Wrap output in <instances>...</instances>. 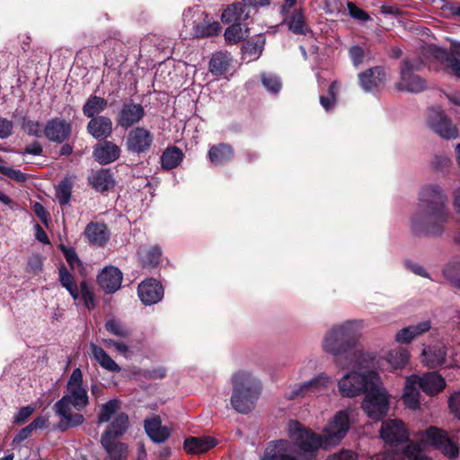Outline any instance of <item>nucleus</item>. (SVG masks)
<instances>
[{"mask_svg": "<svg viewBox=\"0 0 460 460\" xmlns=\"http://www.w3.org/2000/svg\"><path fill=\"white\" fill-rule=\"evenodd\" d=\"M183 23L186 27L192 26L196 37L213 36L219 32L220 24L218 22L211 21L199 9H188L182 15Z\"/></svg>", "mask_w": 460, "mask_h": 460, "instance_id": "9b49d317", "label": "nucleus"}, {"mask_svg": "<svg viewBox=\"0 0 460 460\" xmlns=\"http://www.w3.org/2000/svg\"><path fill=\"white\" fill-rule=\"evenodd\" d=\"M183 154L178 147L167 148L162 155V166L170 170L179 165Z\"/></svg>", "mask_w": 460, "mask_h": 460, "instance_id": "ea45409f", "label": "nucleus"}, {"mask_svg": "<svg viewBox=\"0 0 460 460\" xmlns=\"http://www.w3.org/2000/svg\"><path fill=\"white\" fill-rule=\"evenodd\" d=\"M84 235L90 243L98 246L104 245L110 238L107 226L101 223H90L87 225Z\"/></svg>", "mask_w": 460, "mask_h": 460, "instance_id": "bb28decb", "label": "nucleus"}, {"mask_svg": "<svg viewBox=\"0 0 460 460\" xmlns=\"http://www.w3.org/2000/svg\"><path fill=\"white\" fill-rule=\"evenodd\" d=\"M386 360L394 369L403 367L409 360V352L404 348L390 350L386 355Z\"/></svg>", "mask_w": 460, "mask_h": 460, "instance_id": "58836bf2", "label": "nucleus"}, {"mask_svg": "<svg viewBox=\"0 0 460 460\" xmlns=\"http://www.w3.org/2000/svg\"><path fill=\"white\" fill-rule=\"evenodd\" d=\"M359 84L365 92H373L385 83V72L380 66L369 68L358 75Z\"/></svg>", "mask_w": 460, "mask_h": 460, "instance_id": "a211bd4d", "label": "nucleus"}, {"mask_svg": "<svg viewBox=\"0 0 460 460\" xmlns=\"http://www.w3.org/2000/svg\"><path fill=\"white\" fill-rule=\"evenodd\" d=\"M451 161L445 155H436L431 160V165L437 170H443L449 166Z\"/></svg>", "mask_w": 460, "mask_h": 460, "instance_id": "052dcab7", "label": "nucleus"}, {"mask_svg": "<svg viewBox=\"0 0 460 460\" xmlns=\"http://www.w3.org/2000/svg\"><path fill=\"white\" fill-rule=\"evenodd\" d=\"M349 427V413L346 410L337 411L321 435L292 420L288 429L289 440L270 442L260 460H311L319 448L328 449L341 443Z\"/></svg>", "mask_w": 460, "mask_h": 460, "instance_id": "f257e3e1", "label": "nucleus"}, {"mask_svg": "<svg viewBox=\"0 0 460 460\" xmlns=\"http://www.w3.org/2000/svg\"><path fill=\"white\" fill-rule=\"evenodd\" d=\"M332 383V378L325 373H320L313 378L305 381L309 395L315 394L325 390Z\"/></svg>", "mask_w": 460, "mask_h": 460, "instance_id": "c9c22d12", "label": "nucleus"}, {"mask_svg": "<svg viewBox=\"0 0 460 460\" xmlns=\"http://www.w3.org/2000/svg\"><path fill=\"white\" fill-rule=\"evenodd\" d=\"M71 123L59 118L51 119L44 126V136L51 142L63 143L69 138Z\"/></svg>", "mask_w": 460, "mask_h": 460, "instance_id": "dca6fc26", "label": "nucleus"}, {"mask_svg": "<svg viewBox=\"0 0 460 460\" xmlns=\"http://www.w3.org/2000/svg\"><path fill=\"white\" fill-rule=\"evenodd\" d=\"M92 357L104 369L111 372H119L120 367L109 356V354L101 347L91 343L90 345Z\"/></svg>", "mask_w": 460, "mask_h": 460, "instance_id": "2f4dec72", "label": "nucleus"}, {"mask_svg": "<svg viewBox=\"0 0 460 460\" xmlns=\"http://www.w3.org/2000/svg\"><path fill=\"white\" fill-rule=\"evenodd\" d=\"M251 8L244 3H236L228 6L222 13L224 23H240L250 16Z\"/></svg>", "mask_w": 460, "mask_h": 460, "instance_id": "a878e982", "label": "nucleus"}, {"mask_svg": "<svg viewBox=\"0 0 460 460\" xmlns=\"http://www.w3.org/2000/svg\"><path fill=\"white\" fill-rule=\"evenodd\" d=\"M34 409L31 406L22 408L14 418V422H24L33 412Z\"/></svg>", "mask_w": 460, "mask_h": 460, "instance_id": "e2e57ef3", "label": "nucleus"}, {"mask_svg": "<svg viewBox=\"0 0 460 460\" xmlns=\"http://www.w3.org/2000/svg\"><path fill=\"white\" fill-rule=\"evenodd\" d=\"M421 66L422 62L420 59H404L401 66L400 81L396 84V88L413 93H418L427 89L425 79L415 74Z\"/></svg>", "mask_w": 460, "mask_h": 460, "instance_id": "9d476101", "label": "nucleus"}, {"mask_svg": "<svg viewBox=\"0 0 460 460\" xmlns=\"http://www.w3.org/2000/svg\"><path fill=\"white\" fill-rule=\"evenodd\" d=\"M42 269V261L39 255H32L29 258L27 271L32 274H38Z\"/></svg>", "mask_w": 460, "mask_h": 460, "instance_id": "4d7b16f0", "label": "nucleus"}, {"mask_svg": "<svg viewBox=\"0 0 460 460\" xmlns=\"http://www.w3.org/2000/svg\"><path fill=\"white\" fill-rule=\"evenodd\" d=\"M73 183L69 179H64L56 188V197L61 206L67 205L72 196Z\"/></svg>", "mask_w": 460, "mask_h": 460, "instance_id": "79ce46f5", "label": "nucleus"}, {"mask_svg": "<svg viewBox=\"0 0 460 460\" xmlns=\"http://www.w3.org/2000/svg\"><path fill=\"white\" fill-rule=\"evenodd\" d=\"M247 37V28L243 29L241 23H233L225 31L226 40L229 43H236Z\"/></svg>", "mask_w": 460, "mask_h": 460, "instance_id": "a18cd8bd", "label": "nucleus"}, {"mask_svg": "<svg viewBox=\"0 0 460 460\" xmlns=\"http://www.w3.org/2000/svg\"><path fill=\"white\" fill-rule=\"evenodd\" d=\"M431 328L429 321H423L416 324L404 327L398 331L395 335V341L400 344H407L421 334L427 332Z\"/></svg>", "mask_w": 460, "mask_h": 460, "instance_id": "4be33fe9", "label": "nucleus"}, {"mask_svg": "<svg viewBox=\"0 0 460 460\" xmlns=\"http://www.w3.org/2000/svg\"><path fill=\"white\" fill-rule=\"evenodd\" d=\"M13 122L5 118L0 117V138H6L13 133Z\"/></svg>", "mask_w": 460, "mask_h": 460, "instance_id": "bf43d9fd", "label": "nucleus"}, {"mask_svg": "<svg viewBox=\"0 0 460 460\" xmlns=\"http://www.w3.org/2000/svg\"><path fill=\"white\" fill-rule=\"evenodd\" d=\"M438 58L445 61V65L449 68L455 75L460 78V60L453 56H449L446 51H440Z\"/></svg>", "mask_w": 460, "mask_h": 460, "instance_id": "8fccbe9b", "label": "nucleus"}, {"mask_svg": "<svg viewBox=\"0 0 460 460\" xmlns=\"http://www.w3.org/2000/svg\"><path fill=\"white\" fill-rule=\"evenodd\" d=\"M263 48V42L257 41V42H251L248 41L243 47V55H248L250 57V59H254L259 58V56L261 54Z\"/></svg>", "mask_w": 460, "mask_h": 460, "instance_id": "603ef678", "label": "nucleus"}, {"mask_svg": "<svg viewBox=\"0 0 460 460\" xmlns=\"http://www.w3.org/2000/svg\"><path fill=\"white\" fill-rule=\"evenodd\" d=\"M380 436L385 444L398 447L408 441L409 433L402 420L389 419L382 423Z\"/></svg>", "mask_w": 460, "mask_h": 460, "instance_id": "ddd939ff", "label": "nucleus"}, {"mask_svg": "<svg viewBox=\"0 0 460 460\" xmlns=\"http://www.w3.org/2000/svg\"><path fill=\"white\" fill-rule=\"evenodd\" d=\"M444 277L455 288H460V262H450L443 269Z\"/></svg>", "mask_w": 460, "mask_h": 460, "instance_id": "c03bdc74", "label": "nucleus"}, {"mask_svg": "<svg viewBox=\"0 0 460 460\" xmlns=\"http://www.w3.org/2000/svg\"><path fill=\"white\" fill-rule=\"evenodd\" d=\"M137 293L140 300L146 305L158 303L164 297V288L155 279H148L138 285Z\"/></svg>", "mask_w": 460, "mask_h": 460, "instance_id": "f3484780", "label": "nucleus"}, {"mask_svg": "<svg viewBox=\"0 0 460 460\" xmlns=\"http://www.w3.org/2000/svg\"><path fill=\"white\" fill-rule=\"evenodd\" d=\"M361 408L365 414L373 420H379L387 414L389 395L380 379L365 393Z\"/></svg>", "mask_w": 460, "mask_h": 460, "instance_id": "1a4fd4ad", "label": "nucleus"}, {"mask_svg": "<svg viewBox=\"0 0 460 460\" xmlns=\"http://www.w3.org/2000/svg\"><path fill=\"white\" fill-rule=\"evenodd\" d=\"M113 129L112 120L106 116L92 118L87 125L88 133L96 139L108 138Z\"/></svg>", "mask_w": 460, "mask_h": 460, "instance_id": "412c9836", "label": "nucleus"}, {"mask_svg": "<svg viewBox=\"0 0 460 460\" xmlns=\"http://www.w3.org/2000/svg\"><path fill=\"white\" fill-rule=\"evenodd\" d=\"M89 403L88 393L83 385V374L80 368L73 370L66 384L64 395L54 404V411L60 420L57 429L66 431L80 426L84 418L82 414L72 412V408L80 411Z\"/></svg>", "mask_w": 460, "mask_h": 460, "instance_id": "20e7f679", "label": "nucleus"}, {"mask_svg": "<svg viewBox=\"0 0 460 460\" xmlns=\"http://www.w3.org/2000/svg\"><path fill=\"white\" fill-rule=\"evenodd\" d=\"M450 411L460 420V391L455 392L448 398Z\"/></svg>", "mask_w": 460, "mask_h": 460, "instance_id": "5fc2aeb1", "label": "nucleus"}, {"mask_svg": "<svg viewBox=\"0 0 460 460\" xmlns=\"http://www.w3.org/2000/svg\"><path fill=\"white\" fill-rule=\"evenodd\" d=\"M261 83L267 91L271 93H279L282 87L279 77L271 73H263L261 75Z\"/></svg>", "mask_w": 460, "mask_h": 460, "instance_id": "de8ad7c7", "label": "nucleus"}, {"mask_svg": "<svg viewBox=\"0 0 460 460\" xmlns=\"http://www.w3.org/2000/svg\"><path fill=\"white\" fill-rule=\"evenodd\" d=\"M418 379L416 375H412L407 378L405 383V391L403 394V402L407 407L417 409L420 406Z\"/></svg>", "mask_w": 460, "mask_h": 460, "instance_id": "7c9ffc66", "label": "nucleus"}, {"mask_svg": "<svg viewBox=\"0 0 460 460\" xmlns=\"http://www.w3.org/2000/svg\"><path fill=\"white\" fill-rule=\"evenodd\" d=\"M349 53L355 66H358L363 62L365 52L361 47L352 46L349 49Z\"/></svg>", "mask_w": 460, "mask_h": 460, "instance_id": "6e6d98bb", "label": "nucleus"}, {"mask_svg": "<svg viewBox=\"0 0 460 460\" xmlns=\"http://www.w3.org/2000/svg\"><path fill=\"white\" fill-rule=\"evenodd\" d=\"M144 116V107L140 103L128 101L122 104L118 114L117 122L121 128H128L140 122Z\"/></svg>", "mask_w": 460, "mask_h": 460, "instance_id": "2eb2a0df", "label": "nucleus"}, {"mask_svg": "<svg viewBox=\"0 0 460 460\" xmlns=\"http://www.w3.org/2000/svg\"><path fill=\"white\" fill-rule=\"evenodd\" d=\"M453 205L455 210L460 215V188L456 189L453 194Z\"/></svg>", "mask_w": 460, "mask_h": 460, "instance_id": "774afa93", "label": "nucleus"}, {"mask_svg": "<svg viewBox=\"0 0 460 460\" xmlns=\"http://www.w3.org/2000/svg\"><path fill=\"white\" fill-rule=\"evenodd\" d=\"M153 141L154 136L150 130L143 127H137L128 132L126 146L128 151L141 154L151 148Z\"/></svg>", "mask_w": 460, "mask_h": 460, "instance_id": "4468645a", "label": "nucleus"}, {"mask_svg": "<svg viewBox=\"0 0 460 460\" xmlns=\"http://www.w3.org/2000/svg\"><path fill=\"white\" fill-rule=\"evenodd\" d=\"M0 172L16 181L22 182L26 180V175L20 170H15L0 161Z\"/></svg>", "mask_w": 460, "mask_h": 460, "instance_id": "3c124183", "label": "nucleus"}, {"mask_svg": "<svg viewBox=\"0 0 460 460\" xmlns=\"http://www.w3.org/2000/svg\"><path fill=\"white\" fill-rule=\"evenodd\" d=\"M284 398L289 401L302 399L309 396L305 382L290 385L284 393Z\"/></svg>", "mask_w": 460, "mask_h": 460, "instance_id": "49530a36", "label": "nucleus"}, {"mask_svg": "<svg viewBox=\"0 0 460 460\" xmlns=\"http://www.w3.org/2000/svg\"><path fill=\"white\" fill-rule=\"evenodd\" d=\"M406 267L411 270L412 271L414 274L418 275V276H420V277H423V278H427V279H430L429 273L427 272V270H425V268L423 266H421L420 264H418V263H415V262H411V261H408L406 262Z\"/></svg>", "mask_w": 460, "mask_h": 460, "instance_id": "680f3d73", "label": "nucleus"}, {"mask_svg": "<svg viewBox=\"0 0 460 460\" xmlns=\"http://www.w3.org/2000/svg\"><path fill=\"white\" fill-rule=\"evenodd\" d=\"M327 460H357V455L349 449H342L328 456Z\"/></svg>", "mask_w": 460, "mask_h": 460, "instance_id": "13d9d810", "label": "nucleus"}, {"mask_svg": "<svg viewBox=\"0 0 460 460\" xmlns=\"http://www.w3.org/2000/svg\"><path fill=\"white\" fill-rule=\"evenodd\" d=\"M428 447H435L448 457H456L458 455V447L437 428H429L420 434L417 442H411L403 447L402 455L409 460H430L425 454Z\"/></svg>", "mask_w": 460, "mask_h": 460, "instance_id": "423d86ee", "label": "nucleus"}, {"mask_svg": "<svg viewBox=\"0 0 460 460\" xmlns=\"http://www.w3.org/2000/svg\"><path fill=\"white\" fill-rule=\"evenodd\" d=\"M59 281L71 295V296L76 300L79 298L80 292L78 290L77 285L74 279L73 275L66 269L65 267H61L58 270Z\"/></svg>", "mask_w": 460, "mask_h": 460, "instance_id": "4c0bfd02", "label": "nucleus"}, {"mask_svg": "<svg viewBox=\"0 0 460 460\" xmlns=\"http://www.w3.org/2000/svg\"><path fill=\"white\" fill-rule=\"evenodd\" d=\"M288 24L289 30L296 34H305L309 31L302 10L295 11L288 20Z\"/></svg>", "mask_w": 460, "mask_h": 460, "instance_id": "a19ab883", "label": "nucleus"}, {"mask_svg": "<svg viewBox=\"0 0 460 460\" xmlns=\"http://www.w3.org/2000/svg\"><path fill=\"white\" fill-rule=\"evenodd\" d=\"M139 260L143 268L153 269L156 267L161 259V250L156 247L141 248L138 251Z\"/></svg>", "mask_w": 460, "mask_h": 460, "instance_id": "473e14b6", "label": "nucleus"}, {"mask_svg": "<svg viewBox=\"0 0 460 460\" xmlns=\"http://www.w3.org/2000/svg\"><path fill=\"white\" fill-rule=\"evenodd\" d=\"M47 424H48V419L46 417L40 416V417L36 418L29 425H30V428H31L33 430H36V429H46Z\"/></svg>", "mask_w": 460, "mask_h": 460, "instance_id": "69168bd1", "label": "nucleus"}, {"mask_svg": "<svg viewBox=\"0 0 460 460\" xmlns=\"http://www.w3.org/2000/svg\"><path fill=\"white\" fill-rule=\"evenodd\" d=\"M145 429L150 439L155 443L164 442L171 434L168 427L163 426L159 417L145 420Z\"/></svg>", "mask_w": 460, "mask_h": 460, "instance_id": "5701e85b", "label": "nucleus"}, {"mask_svg": "<svg viewBox=\"0 0 460 460\" xmlns=\"http://www.w3.org/2000/svg\"><path fill=\"white\" fill-rule=\"evenodd\" d=\"M366 326L363 319H349L333 324L323 337V350L332 355L341 368L361 367L367 353L356 347Z\"/></svg>", "mask_w": 460, "mask_h": 460, "instance_id": "7ed1b4c3", "label": "nucleus"}, {"mask_svg": "<svg viewBox=\"0 0 460 460\" xmlns=\"http://www.w3.org/2000/svg\"><path fill=\"white\" fill-rule=\"evenodd\" d=\"M417 379L420 388L428 394H436L446 386L444 378L435 372L427 373L423 376H417Z\"/></svg>", "mask_w": 460, "mask_h": 460, "instance_id": "393cba45", "label": "nucleus"}, {"mask_svg": "<svg viewBox=\"0 0 460 460\" xmlns=\"http://www.w3.org/2000/svg\"><path fill=\"white\" fill-rule=\"evenodd\" d=\"M347 8L349 14L356 20L362 22L370 20V16L365 11L358 7L354 3L347 2Z\"/></svg>", "mask_w": 460, "mask_h": 460, "instance_id": "864d4df0", "label": "nucleus"}, {"mask_svg": "<svg viewBox=\"0 0 460 460\" xmlns=\"http://www.w3.org/2000/svg\"><path fill=\"white\" fill-rule=\"evenodd\" d=\"M119 402L113 399L103 404L98 415V422L103 423L111 420L106 431L103 433L102 438L104 442L108 438L115 439L116 438L124 434L128 427V417L124 412H119Z\"/></svg>", "mask_w": 460, "mask_h": 460, "instance_id": "0eeeda50", "label": "nucleus"}, {"mask_svg": "<svg viewBox=\"0 0 460 460\" xmlns=\"http://www.w3.org/2000/svg\"><path fill=\"white\" fill-rule=\"evenodd\" d=\"M22 128L30 136L40 137L44 135V127L39 121L23 118L22 121Z\"/></svg>", "mask_w": 460, "mask_h": 460, "instance_id": "09e8293b", "label": "nucleus"}, {"mask_svg": "<svg viewBox=\"0 0 460 460\" xmlns=\"http://www.w3.org/2000/svg\"><path fill=\"white\" fill-rule=\"evenodd\" d=\"M91 185L98 191H105L114 186L115 181L109 169L93 172L88 178Z\"/></svg>", "mask_w": 460, "mask_h": 460, "instance_id": "c85d7f7f", "label": "nucleus"}, {"mask_svg": "<svg viewBox=\"0 0 460 460\" xmlns=\"http://www.w3.org/2000/svg\"><path fill=\"white\" fill-rule=\"evenodd\" d=\"M217 445V440L211 437H192L184 442V449L190 454H200Z\"/></svg>", "mask_w": 460, "mask_h": 460, "instance_id": "cd10ccee", "label": "nucleus"}, {"mask_svg": "<svg viewBox=\"0 0 460 460\" xmlns=\"http://www.w3.org/2000/svg\"><path fill=\"white\" fill-rule=\"evenodd\" d=\"M115 439H110L104 442V438L101 439L102 445L105 448L109 460H126L127 447L123 443L115 442Z\"/></svg>", "mask_w": 460, "mask_h": 460, "instance_id": "f704fd0d", "label": "nucleus"}, {"mask_svg": "<svg viewBox=\"0 0 460 460\" xmlns=\"http://www.w3.org/2000/svg\"><path fill=\"white\" fill-rule=\"evenodd\" d=\"M104 327L108 332L119 338H127L131 334L130 329L115 318L107 320Z\"/></svg>", "mask_w": 460, "mask_h": 460, "instance_id": "37998d69", "label": "nucleus"}, {"mask_svg": "<svg viewBox=\"0 0 460 460\" xmlns=\"http://www.w3.org/2000/svg\"><path fill=\"white\" fill-rule=\"evenodd\" d=\"M446 355V347L444 345L429 346L422 350L421 362L429 368H435L444 364Z\"/></svg>", "mask_w": 460, "mask_h": 460, "instance_id": "b1692460", "label": "nucleus"}, {"mask_svg": "<svg viewBox=\"0 0 460 460\" xmlns=\"http://www.w3.org/2000/svg\"><path fill=\"white\" fill-rule=\"evenodd\" d=\"M108 105L107 101L100 96L90 97L83 107L84 114L88 118H95L102 112Z\"/></svg>", "mask_w": 460, "mask_h": 460, "instance_id": "e433bc0d", "label": "nucleus"}, {"mask_svg": "<svg viewBox=\"0 0 460 460\" xmlns=\"http://www.w3.org/2000/svg\"><path fill=\"white\" fill-rule=\"evenodd\" d=\"M65 255L66 261L71 266V268H75L76 265L80 264V261L76 253L73 250H66Z\"/></svg>", "mask_w": 460, "mask_h": 460, "instance_id": "338daca9", "label": "nucleus"}, {"mask_svg": "<svg viewBox=\"0 0 460 460\" xmlns=\"http://www.w3.org/2000/svg\"><path fill=\"white\" fill-rule=\"evenodd\" d=\"M93 155L99 164H109L119 157L120 149L113 142L104 141L96 145Z\"/></svg>", "mask_w": 460, "mask_h": 460, "instance_id": "aec40b11", "label": "nucleus"}, {"mask_svg": "<svg viewBox=\"0 0 460 460\" xmlns=\"http://www.w3.org/2000/svg\"><path fill=\"white\" fill-rule=\"evenodd\" d=\"M122 273L114 267H105L98 275V284L107 293L116 292L121 285Z\"/></svg>", "mask_w": 460, "mask_h": 460, "instance_id": "6ab92c4d", "label": "nucleus"}, {"mask_svg": "<svg viewBox=\"0 0 460 460\" xmlns=\"http://www.w3.org/2000/svg\"><path fill=\"white\" fill-rule=\"evenodd\" d=\"M427 124L436 134L445 139H456L458 129L440 107H431L427 113Z\"/></svg>", "mask_w": 460, "mask_h": 460, "instance_id": "f8f14e48", "label": "nucleus"}, {"mask_svg": "<svg viewBox=\"0 0 460 460\" xmlns=\"http://www.w3.org/2000/svg\"><path fill=\"white\" fill-rule=\"evenodd\" d=\"M208 157L214 165H222L232 160L234 157V150L227 144L214 145L208 151Z\"/></svg>", "mask_w": 460, "mask_h": 460, "instance_id": "c756f323", "label": "nucleus"}, {"mask_svg": "<svg viewBox=\"0 0 460 460\" xmlns=\"http://www.w3.org/2000/svg\"><path fill=\"white\" fill-rule=\"evenodd\" d=\"M448 198L443 187L435 182L422 185L418 193L419 211L410 219L411 230L417 234L441 236L451 217Z\"/></svg>", "mask_w": 460, "mask_h": 460, "instance_id": "f03ea898", "label": "nucleus"}, {"mask_svg": "<svg viewBox=\"0 0 460 460\" xmlns=\"http://www.w3.org/2000/svg\"><path fill=\"white\" fill-rule=\"evenodd\" d=\"M379 379L380 376L375 371H350L340 379L339 392L344 397H356L365 394Z\"/></svg>", "mask_w": 460, "mask_h": 460, "instance_id": "6e6552de", "label": "nucleus"}, {"mask_svg": "<svg viewBox=\"0 0 460 460\" xmlns=\"http://www.w3.org/2000/svg\"><path fill=\"white\" fill-rule=\"evenodd\" d=\"M43 152L42 146L38 142H33L28 145L22 154H28L33 155H40Z\"/></svg>", "mask_w": 460, "mask_h": 460, "instance_id": "0e129e2a", "label": "nucleus"}, {"mask_svg": "<svg viewBox=\"0 0 460 460\" xmlns=\"http://www.w3.org/2000/svg\"><path fill=\"white\" fill-rule=\"evenodd\" d=\"M231 405L239 413L252 411L261 392V384L252 373L238 370L232 375Z\"/></svg>", "mask_w": 460, "mask_h": 460, "instance_id": "39448f33", "label": "nucleus"}, {"mask_svg": "<svg viewBox=\"0 0 460 460\" xmlns=\"http://www.w3.org/2000/svg\"><path fill=\"white\" fill-rule=\"evenodd\" d=\"M231 60L227 53H216L209 62V71L215 75H224L228 71Z\"/></svg>", "mask_w": 460, "mask_h": 460, "instance_id": "72a5a7b5", "label": "nucleus"}]
</instances>
